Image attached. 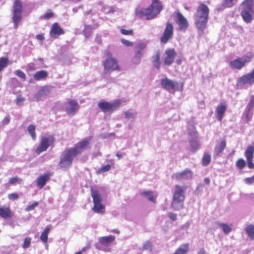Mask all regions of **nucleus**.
I'll use <instances>...</instances> for the list:
<instances>
[{"label":"nucleus","instance_id":"obj_16","mask_svg":"<svg viewBox=\"0 0 254 254\" xmlns=\"http://www.w3.org/2000/svg\"><path fill=\"white\" fill-rule=\"evenodd\" d=\"M176 21L180 30L186 31L187 29L189 26L188 20L179 11L176 12Z\"/></svg>","mask_w":254,"mask_h":254},{"label":"nucleus","instance_id":"obj_12","mask_svg":"<svg viewBox=\"0 0 254 254\" xmlns=\"http://www.w3.org/2000/svg\"><path fill=\"white\" fill-rule=\"evenodd\" d=\"M121 105V101L119 100H116L113 102L107 101L100 102L98 104V107L104 113L113 112L117 110Z\"/></svg>","mask_w":254,"mask_h":254},{"label":"nucleus","instance_id":"obj_31","mask_svg":"<svg viewBox=\"0 0 254 254\" xmlns=\"http://www.w3.org/2000/svg\"><path fill=\"white\" fill-rule=\"evenodd\" d=\"M141 194L146 197L149 201L155 202L157 195H155L152 191H146L142 192Z\"/></svg>","mask_w":254,"mask_h":254},{"label":"nucleus","instance_id":"obj_23","mask_svg":"<svg viewBox=\"0 0 254 254\" xmlns=\"http://www.w3.org/2000/svg\"><path fill=\"white\" fill-rule=\"evenodd\" d=\"M14 216L13 212L11 211L10 207L0 205V217L6 219L12 218Z\"/></svg>","mask_w":254,"mask_h":254},{"label":"nucleus","instance_id":"obj_46","mask_svg":"<svg viewBox=\"0 0 254 254\" xmlns=\"http://www.w3.org/2000/svg\"><path fill=\"white\" fill-rule=\"evenodd\" d=\"M39 205L37 201H34L33 203L27 206L25 210L26 211H30L35 209V208Z\"/></svg>","mask_w":254,"mask_h":254},{"label":"nucleus","instance_id":"obj_41","mask_svg":"<svg viewBox=\"0 0 254 254\" xmlns=\"http://www.w3.org/2000/svg\"><path fill=\"white\" fill-rule=\"evenodd\" d=\"M254 108V95H252L250 102L247 106V109L248 111H250L252 109Z\"/></svg>","mask_w":254,"mask_h":254},{"label":"nucleus","instance_id":"obj_14","mask_svg":"<svg viewBox=\"0 0 254 254\" xmlns=\"http://www.w3.org/2000/svg\"><path fill=\"white\" fill-rule=\"evenodd\" d=\"M254 84V68L250 72L242 75L238 80L237 86H242L246 84L252 85Z\"/></svg>","mask_w":254,"mask_h":254},{"label":"nucleus","instance_id":"obj_20","mask_svg":"<svg viewBox=\"0 0 254 254\" xmlns=\"http://www.w3.org/2000/svg\"><path fill=\"white\" fill-rule=\"evenodd\" d=\"M65 105V111L68 115L74 114L79 108L77 102L74 100H68Z\"/></svg>","mask_w":254,"mask_h":254},{"label":"nucleus","instance_id":"obj_42","mask_svg":"<svg viewBox=\"0 0 254 254\" xmlns=\"http://www.w3.org/2000/svg\"><path fill=\"white\" fill-rule=\"evenodd\" d=\"M246 166V162L245 160L242 159H238L236 162V166L240 169H243Z\"/></svg>","mask_w":254,"mask_h":254},{"label":"nucleus","instance_id":"obj_36","mask_svg":"<svg viewBox=\"0 0 254 254\" xmlns=\"http://www.w3.org/2000/svg\"><path fill=\"white\" fill-rule=\"evenodd\" d=\"M9 64V60L7 57L0 58V72Z\"/></svg>","mask_w":254,"mask_h":254},{"label":"nucleus","instance_id":"obj_10","mask_svg":"<svg viewBox=\"0 0 254 254\" xmlns=\"http://www.w3.org/2000/svg\"><path fill=\"white\" fill-rule=\"evenodd\" d=\"M147 44L145 42H139L135 45L134 56L132 59L133 64H138L141 62Z\"/></svg>","mask_w":254,"mask_h":254},{"label":"nucleus","instance_id":"obj_60","mask_svg":"<svg viewBox=\"0 0 254 254\" xmlns=\"http://www.w3.org/2000/svg\"><path fill=\"white\" fill-rule=\"evenodd\" d=\"M204 182L206 184L209 185L210 182V181L208 178H205L204 179Z\"/></svg>","mask_w":254,"mask_h":254},{"label":"nucleus","instance_id":"obj_29","mask_svg":"<svg viewBox=\"0 0 254 254\" xmlns=\"http://www.w3.org/2000/svg\"><path fill=\"white\" fill-rule=\"evenodd\" d=\"M50 93L49 89L47 87H43L40 89L37 93L35 95V97L37 100H40L41 97L46 96Z\"/></svg>","mask_w":254,"mask_h":254},{"label":"nucleus","instance_id":"obj_2","mask_svg":"<svg viewBox=\"0 0 254 254\" xmlns=\"http://www.w3.org/2000/svg\"><path fill=\"white\" fill-rule=\"evenodd\" d=\"M209 9L204 3H200L197 6L193 17L195 24L200 31H203L206 27L209 18Z\"/></svg>","mask_w":254,"mask_h":254},{"label":"nucleus","instance_id":"obj_22","mask_svg":"<svg viewBox=\"0 0 254 254\" xmlns=\"http://www.w3.org/2000/svg\"><path fill=\"white\" fill-rule=\"evenodd\" d=\"M51 176L52 174L49 172L40 176L36 180L37 186L40 189H42L46 185V183L50 180Z\"/></svg>","mask_w":254,"mask_h":254},{"label":"nucleus","instance_id":"obj_48","mask_svg":"<svg viewBox=\"0 0 254 254\" xmlns=\"http://www.w3.org/2000/svg\"><path fill=\"white\" fill-rule=\"evenodd\" d=\"M19 197L18 194L16 192L11 193L8 195V199L12 200H16Z\"/></svg>","mask_w":254,"mask_h":254},{"label":"nucleus","instance_id":"obj_40","mask_svg":"<svg viewBox=\"0 0 254 254\" xmlns=\"http://www.w3.org/2000/svg\"><path fill=\"white\" fill-rule=\"evenodd\" d=\"M54 16V13L51 10H49L47 12L41 16V18L47 20Z\"/></svg>","mask_w":254,"mask_h":254},{"label":"nucleus","instance_id":"obj_3","mask_svg":"<svg viewBox=\"0 0 254 254\" xmlns=\"http://www.w3.org/2000/svg\"><path fill=\"white\" fill-rule=\"evenodd\" d=\"M187 189L186 186L180 185L175 186L173 190V198L171 202V205L174 209L179 210L184 208Z\"/></svg>","mask_w":254,"mask_h":254},{"label":"nucleus","instance_id":"obj_57","mask_svg":"<svg viewBox=\"0 0 254 254\" xmlns=\"http://www.w3.org/2000/svg\"><path fill=\"white\" fill-rule=\"evenodd\" d=\"M10 122V119L8 117H5L3 119L2 123L4 125H7Z\"/></svg>","mask_w":254,"mask_h":254},{"label":"nucleus","instance_id":"obj_11","mask_svg":"<svg viewBox=\"0 0 254 254\" xmlns=\"http://www.w3.org/2000/svg\"><path fill=\"white\" fill-rule=\"evenodd\" d=\"M161 84L164 89L169 92H175L177 90L182 91L183 89V85L182 83L179 84L167 77L161 80Z\"/></svg>","mask_w":254,"mask_h":254},{"label":"nucleus","instance_id":"obj_63","mask_svg":"<svg viewBox=\"0 0 254 254\" xmlns=\"http://www.w3.org/2000/svg\"><path fill=\"white\" fill-rule=\"evenodd\" d=\"M185 8L186 9H187V10H189V8L188 7H187V6H185Z\"/></svg>","mask_w":254,"mask_h":254},{"label":"nucleus","instance_id":"obj_50","mask_svg":"<svg viewBox=\"0 0 254 254\" xmlns=\"http://www.w3.org/2000/svg\"><path fill=\"white\" fill-rule=\"evenodd\" d=\"M143 250L151 251L152 250V245L149 241L146 242L143 246Z\"/></svg>","mask_w":254,"mask_h":254},{"label":"nucleus","instance_id":"obj_35","mask_svg":"<svg viewBox=\"0 0 254 254\" xmlns=\"http://www.w3.org/2000/svg\"><path fill=\"white\" fill-rule=\"evenodd\" d=\"M211 161V155L208 153H204L201 160L202 165L204 166H207Z\"/></svg>","mask_w":254,"mask_h":254},{"label":"nucleus","instance_id":"obj_53","mask_svg":"<svg viewBox=\"0 0 254 254\" xmlns=\"http://www.w3.org/2000/svg\"><path fill=\"white\" fill-rule=\"evenodd\" d=\"M24 101V98L21 95L18 96L16 99V103L18 105H21L23 102Z\"/></svg>","mask_w":254,"mask_h":254},{"label":"nucleus","instance_id":"obj_18","mask_svg":"<svg viewBox=\"0 0 254 254\" xmlns=\"http://www.w3.org/2000/svg\"><path fill=\"white\" fill-rule=\"evenodd\" d=\"M64 33V31L58 22H55L52 25L50 30V35L51 38H57Z\"/></svg>","mask_w":254,"mask_h":254},{"label":"nucleus","instance_id":"obj_28","mask_svg":"<svg viewBox=\"0 0 254 254\" xmlns=\"http://www.w3.org/2000/svg\"><path fill=\"white\" fill-rule=\"evenodd\" d=\"M48 75L47 71L44 70L37 71L33 76V78L35 80L39 81L42 79H45Z\"/></svg>","mask_w":254,"mask_h":254},{"label":"nucleus","instance_id":"obj_51","mask_svg":"<svg viewBox=\"0 0 254 254\" xmlns=\"http://www.w3.org/2000/svg\"><path fill=\"white\" fill-rule=\"evenodd\" d=\"M122 43L126 46V47H132L133 45V43L129 40H127L125 39H123L121 40Z\"/></svg>","mask_w":254,"mask_h":254},{"label":"nucleus","instance_id":"obj_61","mask_svg":"<svg viewBox=\"0 0 254 254\" xmlns=\"http://www.w3.org/2000/svg\"><path fill=\"white\" fill-rule=\"evenodd\" d=\"M193 143H195L196 144V147L195 148V149H196L198 148V144H197V142H193Z\"/></svg>","mask_w":254,"mask_h":254},{"label":"nucleus","instance_id":"obj_21","mask_svg":"<svg viewBox=\"0 0 254 254\" xmlns=\"http://www.w3.org/2000/svg\"><path fill=\"white\" fill-rule=\"evenodd\" d=\"M254 153V147L252 145L248 146L246 150L245 155L247 158L248 166L250 169H254V164L253 159Z\"/></svg>","mask_w":254,"mask_h":254},{"label":"nucleus","instance_id":"obj_44","mask_svg":"<svg viewBox=\"0 0 254 254\" xmlns=\"http://www.w3.org/2000/svg\"><path fill=\"white\" fill-rule=\"evenodd\" d=\"M14 73L16 75H17L18 77L20 78L21 79L25 80L26 78V74L24 73V72H23L22 70L20 69L16 70L14 71Z\"/></svg>","mask_w":254,"mask_h":254},{"label":"nucleus","instance_id":"obj_37","mask_svg":"<svg viewBox=\"0 0 254 254\" xmlns=\"http://www.w3.org/2000/svg\"><path fill=\"white\" fill-rule=\"evenodd\" d=\"M9 64V60L7 57L0 58V72Z\"/></svg>","mask_w":254,"mask_h":254},{"label":"nucleus","instance_id":"obj_49","mask_svg":"<svg viewBox=\"0 0 254 254\" xmlns=\"http://www.w3.org/2000/svg\"><path fill=\"white\" fill-rule=\"evenodd\" d=\"M120 31L121 33L124 35H132L133 34V32L132 29L126 30L122 28L121 29Z\"/></svg>","mask_w":254,"mask_h":254},{"label":"nucleus","instance_id":"obj_45","mask_svg":"<svg viewBox=\"0 0 254 254\" xmlns=\"http://www.w3.org/2000/svg\"><path fill=\"white\" fill-rule=\"evenodd\" d=\"M111 166L110 165H106L99 169L98 171H97V173L98 174H101L102 173L109 171L111 169Z\"/></svg>","mask_w":254,"mask_h":254},{"label":"nucleus","instance_id":"obj_1","mask_svg":"<svg viewBox=\"0 0 254 254\" xmlns=\"http://www.w3.org/2000/svg\"><path fill=\"white\" fill-rule=\"evenodd\" d=\"M90 141V139L84 138L75 144L73 147L65 149L60 159L59 163L60 167L64 169L70 167L73 158L88 148Z\"/></svg>","mask_w":254,"mask_h":254},{"label":"nucleus","instance_id":"obj_43","mask_svg":"<svg viewBox=\"0 0 254 254\" xmlns=\"http://www.w3.org/2000/svg\"><path fill=\"white\" fill-rule=\"evenodd\" d=\"M135 13L136 15L140 17L144 16H146V9L144 10L142 8H137L135 10Z\"/></svg>","mask_w":254,"mask_h":254},{"label":"nucleus","instance_id":"obj_64","mask_svg":"<svg viewBox=\"0 0 254 254\" xmlns=\"http://www.w3.org/2000/svg\"><path fill=\"white\" fill-rule=\"evenodd\" d=\"M181 61L180 60V61H177V63H178V64H181Z\"/></svg>","mask_w":254,"mask_h":254},{"label":"nucleus","instance_id":"obj_8","mask_svg":"<svg viewBox=\"0 0 254 254\" xmlns=\"http://www.w3.org/2000/svg\"><path fill=\"white\" fill-rule=\"evenodd\" d=\"M163 9V5L159 0H152L151 4L146 8V18L147 20L154 18Z\"/></svg>","mask_w":254,"mask_h":254},{"label":"nucleus","instance_id":"obj_52","mask_svg":"<svg viewBox=\"0 0 254 254\" xmlns=\"http://www.w3.org/2000/svg\"><path fill=\"white\" fill-rule=\"evenodd\" d=\"M244 180L245 183L249 185L254 183V175L252 177L245 178Z\"/></svg>","mask_w":254,"mask_h":254},{"label":"nucleus","instance_id":"obj_39","mask_svg":"<svg viewBox=\"0 0 254 254\" xmlns=\"http://www.w3.org/2000/svg\"><path fill=\"white\" fill-rule=\"evenodd\" d=\"M21 181L22 179L21 178H19L18 177L16 176L10 178L8 184L10 185H12L16 183L20 184L21 182Z\"/></svg>","mask_w":254,"mask_h":254},{"label":"nucleus","instance_id":"obj_13","mask_svg":"<svg viewBox=\"0 0 254 254\" xmlns=\"http://www.w3.org/2000/svg\"><path fill=\"white\" fill-rule=\"evenodd\" d=\"M55 141L54 136L50 135L48 137H42L39 146L36 149V153L40 154L41 153L45 151L48 147L52 145Z\"/></svg>","mask_w":254,"mask_h":254},{"label":"nucleus","instance_id":"obj_9","mask_svg":"<svg viewBox=\"0 0 254 254\" xmlns=\"http://www.w3.org/2000/svg\"><path fill=\"white\" fill-rule=\"evenodd\" d=\"M91 193L94 203L93 211L96 213H104L105 206L101 202L102 199L99 190L97 189L91 188Z\"/></svg>","mask_w":254,"mask_h":254},{"label":"nucleus","instance_id":"obj_5","mask_svg":"<svg viewBox=\"0 0 254 254\" xmlns=\"http://www.w3.org/2000/svg\"><path fill=\"white\" fill-rule=\"evenodd\" d=\"M254 5V0H244L241 3L242 10L240 14L246 23H251L253 20Z\"/></svg>","mask_w":254,"mask_h":254},{"label":"nucleus","instance_id":"obj_19","mask_svg":"<svg viewBox=\"0 0 254 254\" xmlns=\"http://www.w3.org/2000/svg\"><path fill=\"white\" fill-rule=\"evenodd\" d=\"M172 177L177 181L191 179L192 177V172L190 170L187 169L182 172L173 174Z\"/></svg>","mask_w":254,"mask_h":254},{"label":"nucleus","instance_id":"obj_58","mask_svg":"<svg viewBox=\"0 0 254 254\" xmlns=\"http://www.w3.org/2000/svg\"><path fill=\"white\" fill-rule=\"evenodd\" d=\"M198 254H205V251L204 248H201L198 252Z\"/></svg>","mask_w":254,"mask_h":254},{"label":"nucleus","instance_id":"obj_4","mask_svg":"<svg viewBox=\"0 0 254 254\" xmlns=\"http://www.w3.org/2000/svg\"><path fill=\"white\" fill-rule=\"evenodd\" d=\"M104 55L107 57L106 60L103 63L104 73L108 74L114 71H120L121 67L118 61L113 57L112 54L109 51H106Z\"/></svg>","mask_w":254,"mask_h":254},{"label":"nucleus","instance_id":"obj_59","mask_svg":"<svg viewBox=\"0 0 254 254\" xmlns=\"http://www.w3.org/2000/svg\"><path fill=\"white\" fill-rule=\"evenodd\" d=\"M34 67L33 65L32 64H28V68L27 69V71L29 70H34Z\"/></svg>","mask_w":254,"mask_h":254},{"label":"nucleus","instance_id":"obj_38","mask_svg":"<svg viewBox=\"0 0 254 254\" xmlns=\"http://www.w3.org/2000/svg\"><path fill=\"white\" fill-rule=\"evenodd\" d=\"M219 226L222 229L223 232L225 234H228L232 231L231 227L227 224L220 223H219Z\"/></svg>","mask_w":254,"mask_h":254},{"label":"nucleus","instance_id":"obj_17","mask_svg":"<svg viewBox=\"0 0 254 254\" xmlns=\"http://www.w3.org/2000/svg\"><path fill=\"white\" fill-rule=\"evenodd\" d=\"M165 54L166 56L164 59V64L170 65L174 63L177 53L174 49L168 48L165 50Z\"/></svg>","mask_w":254,"mask_h":254},{"label":"nucleus","instance_id":"obj_56","mask_svg":"<svg viewBox=\"0 0 254 254\" xmlns=\"http://www.w3.org/2000/svg\"><path fill=\"white\" fill-rule=\"evenodd\" d=\"M133 117V115L132 113L130 112H126L125 113V117L127 119L131 118Z\"/></svg>","mask_w":254,"mask_h":254},{"label":"nucleus","instance_id":"obj_34","mask_svg":"<svg viewBox=\"0 0 254 254\" xmlns=\"http://www.w3.org/2000/svg\"><path fill=\"white\" fill-rule=\"evenodd\" d=\"M36 127L34 125L31 124L27 127V130L30 134L33 140H35L36 138V134L35 132Z\"/></svg>","mask_w":254,"mask_h":254},{"label":"nucleus","instance_id":"obj_55","mask_svg":"<svg viewBox=\"0 0 254 254\" xmlns=\"http://www.w3.org/2000/svg\"><path fill=\"white\" fill-rule=\"evenodd\" d=\"M36 38L41 41H43L45 39L44 36L42 34H38L36 35Z\"/></svg>","mask_w":254,"mask_h":254},{"label":"nucleus","instance_id":"obj_47","mask_svg":"<svg viewBox=\"0 0 254 254\" xmlns=\"http://www.w3.org/2000/svg\"><path fill=\"white\" fill-rule=\"evenodd\" d=\"M31 239L30 237H26L24 240L23 244V248L24 249L28 248L30 247L31 244Z\"/></svg>","mask_w":254,"mask_h":254},{"label":"nucleus","instance_id":"obj_15","mask_svg":"<svg viewBox=\"0 0 254 254\" xmlns=\"http://www.w3.org/2000/svg\"><path fill=\"white\" fill-rule=\"evenodd\" d=\"M172 24L167 22L163 34L160 38V41L162 43H167L172 38L174 34Z\"/></svg>","mask_w":254,"mask_h":254},{"label":"nucleus","instance_id":"obj_7","mask_svg":"<svg viewBox=\"0 0 254 254\" xmlns=\"http://www.w3.org/2000/svg\"><path fill=\"white\" fill-rule=\"evenodd\" d=\"M23 10V5L21 1L15 0L12 6V19L13 22V27L15 29L18 28L19 24L22 20Z\"/></svg>","mask_w":254,"mask_h":254},{"label":"nucleus","instance_id":"obj_30","mask_svg":"<svg viewBox=\"0 0 254 254\" xmlns=\"http://www.w3.org/2000/svg\"><path fill=\"white\" fill-rule=\"evenodd\" d=\"M52 228L51 225L48 226L44 231L42 233L40 236L41 240L44 243H47L48 241V236Z\"/></svg>","mask_w":254,"mask_h":254},{"label":"nucleus","instance_id":"obj_32","mask_svg":"<svg viewBox=\"0 0 254 254\" xmlns=\"http://www.w3.org/2000/svg\"><path fill=\"white\" fill-rule=\"evenodd\" d=\"M237 0H223L221 5V9H224L233 7L235 4V2Z\"/></svg>","mask_w":254,"mask_h":254},{"label":"nucleus","instance_id":"obj_27","mask_svg":"<svg viewBox=\"0 0 254 254\" xmlns=\"http://www.w3.org/2000/svg\"><path fill=\"white\" fill-rule=\"evenodd\" d=\"M160 54L159 52L156 51L152 57V63L154 67L159 69L160 67Z\"/></svg>","mask_w":254,"mask_h":254},{"label":"nucleus","instance_id":"obj_54","mask_svg":"<svg viewBox=\"0 0 254 254\" xmlns=\"http://www.w3.org/2000/svg\"><path fill=\"white\" fill-rule=\"evenodd\" d=\"M168 217L172 221L177 220V214L172 212H169L167 214Z\"/></svg>","mask_w":254,"mask_h":254},{"label":"nucleus","instance_id":"obj_6","mask_svg":"<svg viewBox=\"0 0 254 254\" xmlns=\"http://www.w3.org/2000/svg\"><path fill=\"white\" fill-rule=\"evenodd\" d=\"M254 57V55L253 53H249L247 55H244L241 58L238 57L231 61L229 63V65L233 69L240 70L247 64L251 62Z\"/></svg>","mask_w":254,"mask_h":254},{"label":"nucleus","instance_id":"obj_62","mask_svg":"<svg viewBox=\"0 0 254 254\" xmlns=\"http://www.w3.org/2000/svg\"><path fill=\"white\" fill-rule=\"evenodd\" d=\"M117 156L120 158L121 157H122V155H119V154H117Z\"/></svg>","mask_w":254,"mask_h":254},{"label":"nucleus","instance_id":"obj_26","mask_svg":"<svg viewBox=\"0 0 254 254\" xmlns=\"http://www.w3.org/2000/svg\"><path fill=\"white\" fill-rule=\"evenodd\" d=\"M115 238V237L113 235L102 237L99 238V242L103 246H109L113 243Z\"/></svg>","mask_w":254,"mask_h":254},{"label":"nucleus","instance_id":"obj_25","mask_svg":"<svg viewBox=\"0 0 254 254\" xmlns=\"http://www.w3.org/2000/svg\"><path fill=\"white\" fill-rule=\"evenodd\" d=\"M226 146V141L225 139H222L216 144L214 148V155L217 156L221 154L225 149Z\"/></svg>","mask_w":254,"mask_h":254},{"label":"nucleus","instance_id":"obj_33","mask_svg":"<svg viewBox=\"0 0 254 254\" xmlns=\"http://www.w3.org/2000/svg\"><path fill=\"white\" fill-rule=\"evenodd\" d=\"M245 231L251 240H254V225L252 224L248 225L245 228Z\"/></svg>","mask_w":254,"mask_h":254},{"label":"nucleus","instance_id":"obj_24","mask_svg":"<svg viewBox=\"0 0 254 254\" xmlns=\"http://www.w3.org/2000/svg\"><path fill=\"white\" fill-rule=\"evenodd\" d=\"M227 109L226 104L224 102H221L216 108V113L217 116L218 120L221 121L224 116V114Z\"/></svg>","mask_w":254,"mask_h":254}]
</instances>
